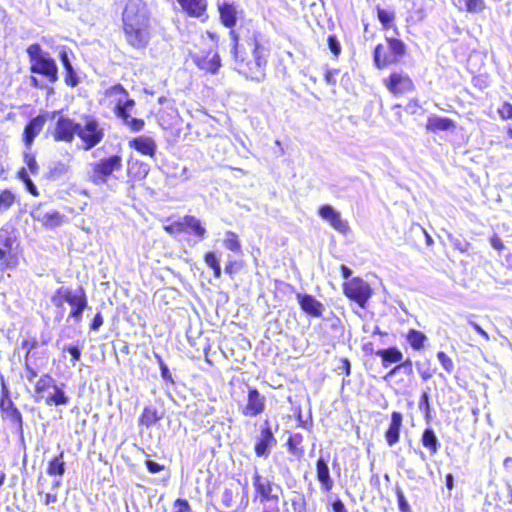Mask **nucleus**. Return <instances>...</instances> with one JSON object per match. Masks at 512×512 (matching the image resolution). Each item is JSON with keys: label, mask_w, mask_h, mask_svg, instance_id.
<instances>
[{"label": "nucleus", "mask_w": 512, "mask_h": 512, "mask_svg": "<svg viewBox=\"0 0 512 512\" xmlns=\"http://www.w3.org/2000/svg\"><path fill=\"white\" fill-rule=\"evenodd\" d=\"M104 96L110 99L113 104V114L120 119L131 132H140L145 127L142 118L131 117L130 110L135 106V100L130 97L128 90L121 84L116 83L104 90Z\"/></svg>", "instance_id": "obj_3"}, {"label": "nucleus", "mask_w": 512, "mask_h": 512, "mask_svg": "<svg viewBox=\"0 0 512 512\" xmlns=\"http://www.w3.org/2000/svg\"><path fill=\"white\" fill-rule=\"evenodd\" d=\"M163 230L173 237L187 235L192 237L195 243L203 241L207 236V229L200 219L193 215H184L181 219L174 220L167 217L163 224Z\"/></svg>", "instance_id": "obj_7"}, {"label": "nucleus", "mask_w": 512, "mask_h": 512, "mask_svg": "<svg viewBox=\"0 0 512 512\" xmlns=\"http://www.w3.org/2000/svg\"><path fill=\"white\" fill-rule=\"evenodd\" d=\"M468 324L481 336L485 341H489L490 337L488 333L476 322L468 320Z\"/></svg>", "instance_id": "obj_61"}, {"label": "nucleus", "mask_w": 512, "mask_h": 512, "mask_svg": "<svg viewBox=\"0 0 512 512\" xmlns=\"http://www.w3.org/2000/svg\"><path fill=\"white\" fill-rule=\"evenodd\" d=\"M290 503L294 512H306L307 503L303 493L293 491L290 498Z\"/></svg>", "instance_id": "obj_40"}, {"label": "nucleus", "mask_w": 512, "mask_h": 512, "mask_svg": "<svg viewBox=\"0 0 512 512\" xmlns=\"http://www.w3.org/2000/svg\"><path fill=\"white\" fill-rule=\"evenodd\" d=\"M466 11L468 13H482L485 8L486 4L484 0H464Z\"/></svg>", "instance_id": "obj_42"}, {"label": "nucleus", "mask_w": 512, "mask_h": 512, "mask_svg": "<svg viewBox=\"0 0 512 512\" xmlns=\"http://www.w3.org/2000/svg\"><path fill=\"white\" fill-rule=\"evenodd\" d=\"M343 294L359 307L365 308L373 294L371 286L360 277H353L342 285Z\"/></svg>", "instance_id": "obj_14"}, {"label": "nucleus", "mask_w": 512, "mask_h": 512, "mask_svg": "<svg viewBox=\"0 0 512 512\" xmlns=\"http://www.w3.org/2000/svg\"><path fill=\"white\" fill-rule=\"evenodd\" d=\"M411 232L415 233L417 235L425 237L427 245H432L433 244V239H432L431 235L420 224L413 225L411 227Z\"/></svg>", "instance_id": "obj_51"}, {"label": "nucleus", "mask_w": 512, "mask_h": 512, "mask_svg": "<svg viewBox=\"0 0 512 512\" xmlns=\"http://www.w3.org/2000/svg\"><path fill=\"white\" fill-rule=\"evenodd\" d=\"M76 136L79 137L85 150H90L97 146L104 138V131L100 127L97 119L92 116L84 118V124L79 123V129Z\"/></svg>", "instance_id": "obj_15"}, {"label": "nucleus", "mask_w": 512, "mask_h": 512, "mask_svg": "<svg viewBox=\"0 0 512 512\" xmlns=\"http://www.w3.org/2000/svg\"><path fill=\"white\" fill-rule=\"evenodd\" d=\"M221 501L224 507H231L234 501V493L232 489L226 488L222 492Z\"/></svg>", "instance_id": "obj_52"}, {"label": "nucleus", "mask_w": 512, "mask_h": 512, "mask_svg": "<svg viewBox=\"0 0 512 512\" xmlns=\"http://www.w3.org/2000/svg\"><path fill=\"white\" fill-rule=\"evenodd\" d=\"M172 512H191V507L189 502L183 498H177L173 502V511Z\"/></svg>", "instance_id": "obj_50"}, {"label": "nucleus", "mask_w": 512, "mask_h": 512, "mask_svg": "<svg viewBox=\"0 0 512 512\" xmlns=\"http://www.w3.org/2000/svg\"><path fill=\"white\" fill-rule=\"evenodd\" d=\"M156 358L158 360V363H159V367H160V370H161V376L162 378L169 382V383H174V380H173V377H172V374L170 373L167 365L165 364L164 360L162 359V357L160 355H156Z\"/></svg>", "instance_id": "obj_49"}, {"label": "nucleus", "mask_w": 512, "mask_h": 512, "mask_svg": "<svg viewBox=\"0 0 512 512\" xmlns=\"http://www.w3.org/2000/svg\"><path fill=\"white\" fill-rule=\"evenodd\" d=\"M224 246L232 252H241V242L238 234L233 231H227L225 234Z\"/></svg>", "instance_id": "obj_38"}, {"label": "nucleus", "mask_w": 512, "mask_h": 512, "mask_svg": "<svg viewBox=\"0 0 512 512\" xmlns=\"http://www.w3.org/2000/svg\"><path fill=\"white\" fill-rule=\"evenodd\" d=\"M181 12L188 17L205 20L208 17V0H176Z\"/></svg>", "instance_id": "obj_22"}, {"label": "nucleus", "mask_w": 512, "mask_h": 512, "mask_svg": "<svg viewBox=\"0 0 512 512\" xmlns=\"http://www.w3.org/2000/svg\"><path fill=\"white\" fill-rule=\"evenodd\" d=\"M196 67L205 74H217L222 66L221 57L216 50H208L202 54L192 56Z\"/></svg>", "instance_id": "obj_18"}, {"label": "nucleus", "mask_w": 512, "mask_h": 512, "mask_svg": "<svg viewBox=\"0 0 512 512\" xmlns=\"http://www.w3.org/2000/svg\"><path fill=\"white\" fill-rule=\"evenodd\" d=\"M150 171V166L144 161L130 157L127 160V176L132 181L145 179Z\"/></svg>", "instance_id": "obj_30"}, {"label": "nucleus", "mask_w": 512, "mask_h": 512, "mask_svg": "<svg viewBox=\"0 0 512 512\" xmlns=\"http://www.w3.org/2000/svg\"><path fill=\"white\" fill-rule=\"evenodd\" d=\"M24 184L26 186V189L32 196L38 197L40 195L38 188L30 178L27 181H25Z\"/></svg>", "instance_id": "obj_63"}, {"label": "nucleus", "mask_w": 512, "mask_h": 512, "mask_svg": "<svg viewBox=\"0 0 512 512\" xmlns=\"http://www.w3.org/2000/svg\"><path fill=\"white\" fill-rule=\"evenodd\" d=\"M266 399L255 387H249L247 392V401L241 409V414L245 417H256L265 410Z\"/></svg>", "instance_id": "obj_19"}, {"label": "nucleus", "mask_w": 512, "mask_h": 512, "mask_svg": "<svg viewBox=\"0 0 512 512\" xmlns=\"http://www.w3.org/2000/svg\"><path fill=\"white\" fill-rule=\"evenodd\" d=\"M122 31L128 46L145 50L151 41V12L143 0H127L122 11Z\"/></svg>", "instance_id": "obj_2"}, {"label": "nucleus", "mask_w": 512, "mask_h": 512, "mask_svg": "<svg viewBox=\"0 0 512 512\" xmlns=\"http://www.w3.org/2000/svg\"><path fill=\"white\" fill-rule=\"evenodd\" d=\"M339 69H327L324 74V80L327 84L336 86V76L339 74Z\"/></svg>", "instance_id": "obj_54"}, {"label": "nucleus", "mask_w": 512, "mask_h": 512, "mask_svg": "<svg viewBox=\"0 0 512 512\" xmlns=\"http://www.w3.org/2000/svg\"><path fill=\"white\" fill-rule=\"evenodd\" d=\"M0 411L4 417L8 418L17 426L18 430H23L22 414L10 398V392L5 385L2 386L1 390Z\"/></svg>", "instance_id": "obj_17"}, {"label": "nucleus", "mask_w": 512, "mask_h": 512, "mask_svg": "<svg viewBox=\"0 0 512 512\" xmlns=\"http://www.w3.org/2000/svg\"><path fill=\"white\" fill-rule=\"evenodd\" d=\"M64 81L65 84L69 87L77 86L79 79L74 71L73 66L65 68Z\"/></svg>", "instance_id": "obj_48"}, {"label": "nucleus", "mask_w": 512, "mask_h": 512, "mask_svg": "<svg viewBox=\"0 0 512 512\" xmlns=\"http://www.w3.org/2000/svg\"><path fill=\"white\" fill-rule=\"evenodd\" d=\"M490 244L497 251H502L504 249L503 241L497 234H493L490 237Z\"/></svg>", "instance_id": "obj_62"}, {"label": "nucleus", "mask_w": 512, "mask_h": 512, "mask_svg": "<svg viewBox=\"0 0 512 512\" xmlns=\"http://www.w3.org/2000/svg\"><path fill=\"white\" fill-rule=\"evenodd\" d=\"M383 85L395 98H402L416 91L414 79L402 69L391 71L383 79Z\"/></svg>", "instance_id": "obj_11"}, {"label": "nucleus", "mask_w": 512, "mask_h": 512, "mask_svg": "<svg viewBox=\"0 0 512 512\" xmlns=\"http://www.w3.org/2000/svg\"><path fill=\"white\" fill-rule=\"evenodd\" d=\"M163 418L162 413L153 406H145L138 418L141 427L150 428Z\"/></svg>", "instance_id": "obj_32"}, {"label": "nucleus", "mask_w": 512, "mask_h": 512, "mask_svg": "<svg viewBox=\"0 0 512 512\" xmlns=\"http://www.w3.org/2000/svg\"><path fill=\"white\" fill-rule=\"evenodd\" d=\"M36 396L43 398L47 405H66L69 397L49 373L43 374L35 383Z\"/></svg>", "instance_id": "obj_10"}, {"label": "nucleus", "mask_w": 512, "mask_h": 512, "mask_svg": "<svg viewBox=\"0 0 512 512\" xmlns=\"http://www.w3.org/2000/svg\"><path fill=\"white\" fill-rule=\"evenodd\" d=\"M316 478L321 485L322 490L325 493L332 491L334 487V481L330 474V469L327 461L323 457H319L315 463Z\"/></svg>", "instance_id": "obj_28"}, {"label": "nucleus", "mask_w": 512, "mask_h": 512, "mask_svg": "<svg viewBox=\"0 0 512 512\" xmlns=\"http://www.w3.org/2000/svg\"><path fill=\"white\" fill-rule=\"evenodd\" d=\"M425 129L428 133H438L456 129V122L448 117L431 115L427 118Z\"/></svg>", "instance_id": "obj_29"}, {"label": "nucleus", "mask_w": 512, "mask_h": 512, "mask_svg": "<svg viewBox=\"0 0 512 512\" xmlns=\"http://www.w3.org/2000/svg\"><path fill=\"white\" fill-rule=\"evenodd\" d=\"M376 12L379 22L383 29H389L394 27L396 19V13L393 9H384L380 6H376Z\"/></svg>", "instance_id": "obj_36"}, {"label": "nucleus", "mask_w": 512, "mask_h": 512, "mask_svg": "<svg viewBox=\"0 0 512 512\" xmlns=\"http://www.w3.org/2000/svg\"><path fill=\"white\" fill-rule=\"evenodd\" d=\"M30 61V72L45 77L50 83L59 79L58 67L55 60L42 51L39 43H33L26 49Z\"/></svg>", "instance_id": "obj_8"}, {"label": "nucleus", "mask_w": 512, "mask_h": 512, "mask_svg": "<svg viewBox=\"0 0 512 512\" xmlns=\"http://www.w3.org/2000/svg\"><path fill=\"white\" fill-rule=\"evenodd\" d=\"M407 54V46L397 37L385 36V43H378L373 49V64L378 70H386L400 64Z\"/></svg>", "instance_id": "obj_6"}, {"label": "nucleus", "mask_w": 512, "mask_h": 512, "mask_svg": "<svg viewBox=\"0 0 512 512\" xmlns=\"http://www.w3.org/2000/svg\"><path fill=\"white\" fill-rule=\"evenodd\" d=\"M145 465L150 473H159L165 469L163 464H159L151 459H146Z\"/></svg>", "instance_id": "obj_57"}, {"label": "nucleus", "mask_w": 512, "mask_h": 512, "mask_svg": "<svg viewBox=\"0 0 512 512\" xmlns=\"http://www.w3.org/2000/svg\"><path fill=\"white\" fill-rule=\"evenodd\" d=\"M253 501L259 503L262 512H280L278 507L283 495V488L274 481L273 476H266L255 470L252 475Z\"/></svg>", "instance_id": "obj_5"}, {"label": "nucleus", "mask_w": 512, "mask_h": 512, "mask_svg": "<svg viewBox=\"0 0 512 512\" xmlns=\"http://www.w3.org/2000/svg\"><path fill=\"white\" fill-rule=\"evenodd\" d=\"M122 167V157L120 155H111L101 158L91 166L90 180L94 184H105L114 171Z\"/></svg>", "instance_id": "obj_13"}, {"label": "nucleus", "mask_w": 512, "mask_h": 512, "mask_svg": "<svg viewBox=\"0 0 512 512\" xmlns=\"http://www.w3.org/2000/svg\"><path fill=\"white\" fill-rule=\"evenodd\" d=\"M47 474L50 476H62L65 473L64 452L51 458L47 466Z\"/></svg>", "instance_id": "obj_35"}, {"label": "nucleus", "mask_w": 512, "mask_h": 512, "mask_svg": "<svg viewBox=\"0 0 512 512\" xmlns=\"http://www.w3.org/2000/svg\"><path fill=\"white\" fill-rule=\"evenodd\" d=\"M16 201L14 193L10 189L0 191V212L9 210Z\"/></svg>", "instance_id": "obj_39"}, {"label": "nucleus", "mask_w": 512, "mask_h": 512, "mask_svg": "<svg viewBox=\"0 0 512 512\" xmlns=\"http://www.w3.org/2000/svg\"><path fill=\"white\" fill-rule=\"evenodd\" d=\"M333 512H348L341 499H335L331 503Z\"/></svg>", "instance_id": "obj_64"}, {"label": "nucleus", "mask_w": 512, "mask_h": 512, "mask_svg": "<svg viewBox=\"0 0 512 512\" xmlns=\"http://www.w3.org/2000/svg\"><path fill=\"white\" fill-rule=\"evenodd\" d=\"M418 372H419V376H420L421 380L426 382L434 376L435 369H431L430 367L421 369L420 367H418Z\"/></svg>", "instance_id": "obj_60"}, {"label": "nucleus", "mask_w": 512, "mask_h": 512, "mask_svg": "<svg viewBox=\"0 0 512 512\" xmlns=\"http://www.w3.org/2000/svg\"><path fill=\"white\" fill-rule=\"evenodd\" d=\"M24 162L28 168V170L32 174H37L39 172V166L36 160V157L31 152H25L23 155Z\"/></svg>", "instance_id": "obj_45"}, {"label": "nucleus", "mask_w": 512, "mask_h": 512, "mask_svg": "<svg viewBox=\"0 0 512 512\" xmlns=\"http://www.w3.org/2000/svg\"><path fill=\"white\" fill-rule=\"evenodd\" d=\"M437 359L440 362L443 369L448 373L451 374L454 370V363L452 358L444 351H438L437 352Z\"/></svg>", "instance_id": "obj_41"}, {"label": "nucleus", "mask_w": 512, "mask_h": 512, "mask_svg": "<svg viewBox=\"0 0 512 512\" xmlns=\"http://www.w3.org/2000/svg\"><path fill=\"white\" fill-rule=\"evenodd\" d=\"M375 355L381 359L383 367H389L395 364L386 375L384 376L385 381H389L396 374L403 370L409 380L414 378L413 363L409 357L404 358L403 352L396 346H389L387 348L379 349L375 351Z\"/></svg>", "instance_id": "obj_9"}, {"label": "nucleus", "mask_w": 512, "mask_h": 512, "mask_svg": "<svg viewBox=\"0 0 512 512\" xmlns=\"http://www.w3.org/2000/svg\"><path fill=\"white\" fill-rule=\"evenodd\" d=\"M13 238L6 237L2 241L3 248H0V271L4 272L8 269H13L18 263V258L12 251Z\"/></svg>", "instance_id": "obj_27"}, {"label": "nucleus", "mask_w": 512, "mask_h": 512, "mask_svg": "<svg viewBox=\"0 0 512 512\" xmlns=\"http://www.w3.org/2000/svg\"><path fill=\"white\" fill-rule=\"evenodd\" d=\"M405 339L414 351H422L426 347L427 336L420 330L411 328L407 331Z\"/></svg>", "instance_id": "obj_33"}, {"label": "nucleus", "mask_w": 512, "mask_h": 512, "mask_svg": "<svg viewBox=\"0 0 512 512\" xmlns=\"http://www.w3.org/2000/svg\"><path fill=\"white\" fill-rule=\"evenodd\" d=\"M277 439L274 435L270 422L264 420L260 434L256 437L254 443V453L257 457H268L270 450L276 446Z\"/></svg>", "instance_id": "obj_16"}, {"label": "nucleus", "mask_w": 512, "mask_h": 512, "mask_svg": "<svg viewBox=\"0 0 512 512\" xmlns=\"http://www.w3.org/2000/svg\"><path fill=\"white\" fill-rule=\"evenodd\" d=\"M242 267L241 262L229 260L225 265V272L228 275H233L238 269Z\"/></svg>", "instance_id": "obj_59"}, {"label": "nucleus", "mask_w": 512, "mask_h": 512, "mask_svg": "<svg viewBox=\"0 0 512 512\" xmlns=\"http://www.w3.org/2000/svg\"><path fill=\"white\" fill-rule=\"evenodd\" d=\"M327 44L334 57H338L341 54V45L336 35H329Z\"/></svg>", "instance_id": "obj_47"}, {"label": "nucleus", "mask_w": 512, "mask_h": 512, "mask_svg": "<svg viewBox=\"0 0 512 512\" xmlns=\"http://www.w3.org/2000/svg\"><path fill=\"white\" fill-rule=\"evenodd\" d=\"M304 437L300 433L292 434L288 437L286 441V446L288 452L295 456L298 460L303 458L305 453V448L303 446Z\"/></svg>", "instance_id": "obj_34"}, {"label": "nucleus", "mask_w": 512, "mask_h": 512, "mask_svg": "<svg viewBox=\"0 0 512 512\" xmlns=\"http://www.w3.org/2000/svg\"><path fill=\"white\" fill-rule=\"evenodd\" d=\"M46 123L44 115H37L31 118L24 126L22 140L27 148H30L35 138L41 133Z\"/></svg>", "instance_id": "obj_25"}, {"label": "nucleus", "mask_w": 512, "mask_h": 512, "mask_svg": "<svg viewBox=\"0 0 512 512\" xmlns=\"http://www.w3.org/2000/svg\"><path fill=\"white\" fill-rule=\"evenodd\" d=\"M298 304L303 312L314 318L323 316L324 305L314 296L307 293H297Z\"/></svg>", "instance_id": "obj_26"}, {"label": "nucleus", "mask_w": 512, "mask_h": 512, "mask_svg": "<svg viewBox=\"0 0 512 512\" xmlns=\"http://www.w3.org/2000/svg\"><path fill=\"white\" fill-rule=\"evenodd\" d=\"M418 407L422 412H424L426 418H430L431 406L428 391H423L421 393L418 402Z\"/></svg>", "instance_id": "obj_43"}, {"label": "nucleus", "mask_w": 512, "mask_h": 512, "mask_svg": "<svg viewBox=\"0 0 512 512\" xmlns=\"http://www.w3.org/2000/svg\"><path fill=\"white\" fill-rule=\"evenodd\" d=\"M22 347L23 348H26V354H25V359H28L31 351L33 349H35L37 346H38V342L36 339L34 338H31V339H24L21 343Z\"/></svg>", "instance_id": "obj_56"}, {"label": "nucleus", "mask_w": 512, "mask_h": 512, "mask_svg": "<svg viewBox=\"0 0 512 512\" xmlns=\"http://www.w3.org/2000/svg\"><path fill=\"white\" fill-rule=\"evenodd\" d=\"M51 118H56L55 123L48 130L53 141L72 143L79 129V123L69 116L61 114V111H53Z\"/></svg>", "instance_id": "obj_12"}, {"label": "nucleus", "mask_w": 512, "mask_h": 512, "mask_svg": "<svg viewBox=\"0 0 512 512\" xmlns=\"http://www.w3.org/2000/svg\"><path fill=\"white\" fill-rule=\"evenodd\" d=\"M42 204H38L32 211V217L48 228H55L64 222V216L57 210L43 211Z\"/></svg>", "instance_id": "obj_24"}, {"label": "nucleus", "mask_w": 512, "mask_h": 512, "mask_svg": "<svg viewBox=\"0 0 512 512\" xmlns=\"http://www.w3.org/2000/svg\"><path fill=\"white\" fill-rule=\"evenodd\" d=\"M52 305L58 310L60 318L64 316L65 304L70 307L68 318L75 322L82 320V315L88 307V296L83 286L73 289L69 286H61L57 288L51 296Z\"/></svg>", "instance_id": "obj_4"}, {"label": "nucleus", "mask_w": 512, "mask_h": 512, "mask_svg": "<svg viewBox=\"0 0 512 512\" xmlns=\"http://www.w3.org/2000/svg\"><path fill=\"white\" fill-rule=\"evenodd\" d=\"M103 323H104V319H103L101 312H97L95 314V316L93 317V319L89 325V328L93 331H96L103 325Z\"/></svg>", "instance_id": "obj_58"}, {"label": "nucleus", "mask_w": 512, "mask_h": 512, "mask_svg": "<svg viewBox=\"0 0 512 512\" xmlns=\"http://www.w3.org/2000/svg\"><path fill=\"white\" fill-rule=\"evenodd\" d=\"M395 494L397 497L398 507L401 512H411L409 503L406 500L404 492L401 488H396Z\"/></svg>", "instance_id": "obj_46"}, {"label": "nucleus", "mask_w": 512, "mask_h": 512, "mask_svg": "<svg viewBox=\"0 0 512 512\" xmlns=\"http://www.w3.org/2000/svg\"><path fill=\"white\" fill-rule=\"evenodd\" d=\"M404 416L400 411H392L390 421L384 431V438L389 447L396 445L401 438Z\"/></svg>", "instance_id": "obj_20"}, {"label": "nucleus", "mask_w": 512, "mask_h": 512, "mask_svg": "<svg viewBox=\"0 0 512 512\" xmlns=\"http://www.w3.org/2000/svg\"><path fill=\"white\" fill-rule=\"evenodd\" d=\"M420 442L421 445L428 450L431 456L436 455L441 446L437 434L431 426L424 428Z\"/></svg>", "instance_id": "obj_31"}, {"label": "nucleus", "mask_w": 512, "mask_h": 512, "mask_svg": "<svg viewBox=\"0 0 512 512\" xmlns=\"http://www.w3.org/2000/svg\"><path fill=\"white\" fill-rule=\"evenodd\" d=\"M38 494L40 496H44L43 498V503L45 505H50V504H54L58 501V498H59V495H58V492H53V493H50V492H47V493H44L43 491H38Z\"/></svg>", "instance_id": "obj_55"}, {"label": "nucleus", "mask_w": 512, "mask_h": 512, "mask_svg": "<svg viewBox=\"0 0 512 512\" xmlns=\"http://www.w3.org/2000/svg\"><path fill=\"white\" fill-rule=\"evenodd\" d=\"M319 216L326 220L333 229L346 234L349 230V225L346 220H343L341 214L336 211L331 205L325 204L318 209Z\"/></svg>", "instance_id": "obj_21"}, {"label": "nucleus", "mask_w": 512, "mask_h": 512, "mask_svg": "<svg viewBox=\"0 0 512 512\" xmlns=\"http://www.w3.org/2000/svg\"><path fill=\"white\" fill-rule=\"evenodd\" d=\"M422 108L420 101L417 98H411L406 103L405 109L409 114H415Z\"/></svg>", "instance_id": "obj_53"}, {"label": "nucleus", "mask_w": 512, "mask_h": 512, "mask_svg": "<svg viewBox=\"0 0 512 512\" xmlns=\"http://www.w3.org/2000/svg\"><path fill=\"white\" fill-rule=\"evenodd\" d=\"M501 120L508 121L512 119V103L504 101L497 109Z\"/></svg>", "instance_id": "obj_44"}, {"label": "nucleus", "mask_w": 512, "mask_h": 512, "mask_svg": "<svg viewBox=\"0 0 512 512\" xmlns=\"http://www.w3.org/2000/svg\"><path fill=\"white\" fill-rule=\"evenodd\" d=\"M217 10L221 24L229 29L231 54L237 72L253 81L264 80L268 63L267 49L253 20L241 19L236 26L238 11L234 3L223 2Z\"/></svg>", "instance_id": "obj_1"}, {"label": "nucleus", "mask_w": 512, "mask_h": 512, "mask_svg": "<svg viewBox=\"0 0 512 512\" xmlns=\"http://www.w3.org/2000/svg\"><path fill=\"white\" fill-rule=\"evenodd\" d=\"M203 260L207 267L213 271V276L217 279L220 278L222 271L216 254L213 251H208L204 253Z\"/></svg>", "instance_id": "obj_37"}, {"label": "nucleus", "mask_w": 512, "mask_h": 512, "mask_svg": "<svg viewBox=\"0 0 512 512\" xmlns=\"http://www.w3.org/2000/svg\"><path fill=\"white\" fill-rule=\"evenodd\" d=\"M128 147L137 151L139 154L155 158L157 153L156 141L147 135H139L128 141Z\"/></svg>", "instance_id": "obj_23"}]
</instances>
